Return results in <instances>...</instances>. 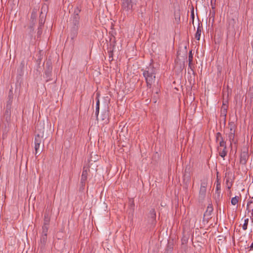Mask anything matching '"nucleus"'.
<instances>
[{"mask_svg":"<svg viewBox=\"0 0 253 253\" xmlns=\"http://www.w3.org/2000/svg\"><path fill=\"white\" fill-rule=\"evenodd\" d=\"M143 74L146 81L147 85L150 87L155 80V69L150 64L146 68Z\"/></svg>","mask_w":253,"mask_h":253,"instance_id":"nucleus-1","label":"nucleus"},{"mask_svg":"<svg viewBox=\"0 0 253 253\" xmlns=\"http://www.w3.org/2000/svg\"><path fill=\"white\" fill-rule=\"evenodd\" d=\"M136 0H122V8L125 13L131 14L135 5Z\"/></svg>","mask_w":253,"mask_h":253,"instance_id":"nucleus-2","label":"nucleus"},{"mask_svg":"<svg viewBox=\"0 0 253 253\" xmlns=\"http://www.w3.org/2000/svg\"><path fill=\"white\" fill-rule=\"evenodd\" d=\"M230 131L226 134V141L230 142L236 141L235 135L236 126L234 124H229Z\"/></svg>","mask_w":253,"mask_h":253,"instance_id":"nucleus-3","label":"nucleus"},{"mask_svg":"<svg viewBox=\"0 0 253 253\" xmlns=\"http://www.w3.org/2000/svg\"><path fill=\"white\" fill-rule=\"evenodd\" d=\"M225 144V143H220V146L218 147L219 155L222 158H224L227 153Z\"/></svg>","mask_w":253,"mask_h":253,"instance_id":"nucleus-4","label":"nucleus"},{"mask_svg":"<svg viewBox=\"0 0 253 253\" xmlns=\"http://www.w3.org/2000/svg\"><path fill=\"white\" fill-rule=\"evenodd\" d=\"M88 171L89 169L88 168H84L83 169L81 180V182L83 185L85 184L87 180Z\"/></svg>","mask_w":253,"mask_h":253,"instance_id":"nucleus-5","label":"nucleus"},{"mask_svg":"<svg viewBox=\"0 0 253 253\" xmlns=\"http://www.w3.org/2000/svg\"><path fill=\"white\" fill-rule=\"evenodd\" d=\"M247 210L251 213L250 216H253V198L249 200L247 205Z\"/></svg>","mask_w":253,"mask_h":253,"instance_id":"nucleus-6","label":"nucleus"},{"mask_svg":"<svg viewBox=\"0 0 253 253\" xmlns=\"http://www.w3.org/2000/svg\"><path fill=\"white\" fill-rule=\"evenodd\" d=\"M201 32V28L200 26H198L197 27V31L195 34V38L198 41H199L200 39Z\"/></svg>","mask_w":253,"mask_h":253,"instance_id":"nucleus-7","label":"nucleus"},{"mask_svg":"<svg viewBox=\"0 0 253 253\" xmlns=\"http://www.w3.org/2000/svg\"><path fill=\"white\" fill-rule=\"evenodd\" d=\"M43 137V132H41L40 133L37 134L35 137V141L36 142H41L43 140L42 139V137Z\"/></svg>","mask_w":253,"mask_h":253,"instance_id":"nucleus-8","label":"nucleus"},{"mask_svg":"<svg viewBox=\"0 0 253 253\" xmlns=\"http://www.w3.org/2000/svg\"><path fill=\"white\" fill-rule=\"evenodd\" d=\"M239 196H235L231 199V203L232 205L235 206L239 202Z\"/></svg>","mask_w":253,"mask_h":253,"instance_id":"nucleus-9","label":"nucleus"},{"mask_svg":"<svg viewBox=\"0 0 253 253\" xmlns=\"http://www.w3.org/2000/svg\"><path fill=\"white\" fill-rule=\"evenodd\" d=\"M40 143H35V155H36L38 153H40V152L42 151L40 149Z\"/></svg>","mask_w":253,"mask_h":253,"instance_id":"nucleus-10","label":"nucleus"},{"mask_svg":"<svg viewBox=\"0 0 253 253\" xmlns=\"http://www.w3.org/2000/svg\"><path fill=\"white\" fill-rule=\"evenodd\" d=\"M46 239H47V235H42V237H41V240H40L41 243L42 245H45V244L46 242Z\"/></svg>","mask_w":253,"mask_h":253,"instance_id":"nucleus-11","label":"nucleus"},{"mask_svg":"<svg viewBox=\"0 0 253 253\" xmlns=\"http://www.w3.org/2000/svg\"><path fill=\"white\" fill-rule=\"evenodd\" d=\"M206 191H207L206 188H203V187H200V191H199V194L200 195H201L202 196H204L206 194Z\"/></svg>","mask_w":253,"mask_h":253,"instance_id":"nucleus-12","label":"nucleus"},{"mask_svg":"<svg viewBox=\"0 0 253 253\" xmlns=\"http://www.w3.org/2000/svg\"><path fill=\"white\" fill-rule=\"evenodd\" d=\"M249 222V218H246L244 220V222L242 226V228L244 230H246L247 229L248 224Z\"/></svg>","mask_w":253,"mask_h":253,"instance_id":"nucleus-13","label":"nucleus"},{"mask_svg":"<svg viewBox=\"0 0 253 253\" xmlns=\"http://www.w3.org/2000/svg\"><path fill=\"white\" fill-rule=\"evenodd\" d=\"M220 188H221L220 183L219 181V180L217 179L216 180V192L217 193H218V194H219V191L220 190Z\"/></svg>","mask_w":253,"mask_h":253,"instance_id":"nucleus-14","label":"nucleus"},{"mask_svg":"<svg viewBox=\"0 0 253 253\" xmlns=\"http://www.w3.org/2000/svg\"><path fill=\"white\" fill-rule=\"evenodd\" d=\"M188 60H189V66L191 67V65L192 64V62L193 60V56L192 55V51H190L189 52V55L188 57Z\"/></svg>","mask_w":253,"mask_h":253,"instance_id":"nucleus-15","label":"nucleus"},{"mask_svg":"<svg viewBox=\"0 0 253 253\" xmlns=\"http://www.w3.org/2000/svg\"><path fill=\"white\" fill-rule=\"evenodd\" d=\"M208 185L207 180L204 179L201 181V187L206 188Z\"/></svg>","mask_w":253,"mask_h":253,"instance_id":"nucleus-16","label":"nucleus"},{"mask_svg":"<svg viewBox=\"0 0 253 253\" xmlns=\"http://www.w3.org/2000/svg\"><path fill=\"white\" fill-rule=\"evenodd\" d=\"M48 231V226L47 225L44 224L42 227V234L43 235H47V232Z\"/></svg>","mask_w":253,"mask_h":253,"instance_id":"nucleus-17","label":"nucleus"},{"mask_svg":"<svg viewBox=\"0 0 253 253\" xmlns=\"http://www.w3.org/2000/svg\"><path fill=\"white\" fill-rule=\"evenodd\" d=\"M99 111V100H97L96 104V114H98Z\"/></svg>","mask_w":253,"mask_h":253,"instance_id":"nucleus-18","label":"nucleus"},{"mask_svg":"<svg viewBox=\"0 0 253 253\" xmlns=\"http://www.w3.org/2000/svg\"><path fill=\"white\" fill-rule=\"evenodd\" d=\"M240 162L242 164H245L246 162V156H241V159H240Z\"/></svg>","mask_w":253,"mask_h":253,"instance_id":"nucleus-19","label":"nucleus"},{"mask_svg":"<svg viewBox=\"0 0 253 253\" xmlns=\"http://www.w3.org/2000/svg\"><path fill=\"white\" fill-rule=\"evenodd\" d=\"M222 109H224V110H226V102H224L223 103V106L222 107Z\"/></svg>","mask_w":253,"mask_h":253,"instance_id":"nucleus-20","label":"nucleus"},{"mask_svg":"<svg viewBox=\"0 0 253 253\" xmlns=\"http://www.w3.org/2000/svg\"><path fill=\"white\" fill-rule=\"evenodd\" d=\"M45 224L47 225L48 222H49V219L47 217H46L45 216V219H44Z\"/></svg>","mask_w":253,"mask_h":253,"instance_id":"nucleus-21","label":"nucleus"},{"mask_svg":"<svg viewBox=\"0 0 253 253\" xmlns=\"http://www.w3.org/2000/svg\"><path fill=\"white\" fill-rule=\"evenodd\" d=\"M250 248L251 250H253V242L251 245Z\"/></svg>","mask_w":253,"mask_h":253,"instance_id":"nucleus-22","label":"nucleus"},{"mask_svg":"<svg viewBox=\"0 0 253 253\" xmlns=\"http://www.w3.org/2000/svg\"><path fill=\"white\" fill-rule=\"evenodd\" d=\"M231 185H228V189H230V188H231Z\"/></svg>","mask_w":253,"mask_h":253,"instance_id":"nucleus-23","label":"nucleus"}]
</instances>
